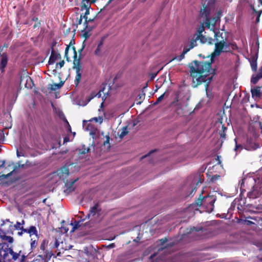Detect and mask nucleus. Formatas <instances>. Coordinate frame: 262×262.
<instances>
[{
    "instance_id": "obj_1",
    "label": "nucleus",
    "mask_w": 262,
    "mask_h": 262,
    "mask_svg": "<svg viewBox=\"0 0 262 262\" xmlns=\"http://www.w3.org/2000/svg\"><path fill=\"white\" fill-rule=\"evenodd\" d=\"M214 45V52L209 61L194 60L189 64L193 88H196L205 82V90L207 91L212 79V76L210 77L209 75L214 72V70L211 68L213 57L220 56L222 52H232L238 48L235 42H227L223 40L216 42Z\"/></svg>"
},
{
    "instance_id": "obj_2",
    "label": "nucleus",
    "mask_w": 262,
    "mask_h": 262,
    "mask_svg": "<svg viewBox=\"0 0 262 262\" xmlns=\"http://www.w3.org/2000/svg\"><path fill=\"white\" fill-rule=\"evenodd\" d=\"M233 203L237 205V209L240 214V217H242V214L244 212H247L249 210L253 212H258L262 211V201L261 199L258 200V203L256 201L254 203L246 204L245 199H236Z\"/></svg>"
},
{
    "instance_id": "obj_3",
    "label": "nucleus",
    "mask_w": 262,
    "mask_h": 262,
    "mask_svg": "<svg viewBox=\"0 0 262 262\" xmlns=\"http://www.w3.org/2000/svg\"><path fill=\"white\" fill-rule=\"evenodd\" d=\"M69 173V170L66 166L61 167L58 172L59 179L65 183L66 188L64 189V191L67 193H69L74 191L75 188L73 187V185L78 180V178L74 180H68L67 178Z\"/></svg>"
},
{
    "instance_id": "obj_4",
    "label": "nucleus",
    "mask_w": 262,
    "mask_h": 262,
    "mask_svg": "<svg viewBox=\"0 0 262 262\" xmlns=\"http://www.w3.org/2000/svg\"><path fill=\"white\" fill-rule=\"evenodd\" d=\"M242 182L241 186L242 192H243L244 191H246L245 188V184H248V183H251L252 190L248 192L247 196L250 199H256L259 198V196L262 194V190L261 188L258 186H254L253 185L255 183L254 179H247L245 178L242 179Z\"/></svg>"
},
{
    "instance_id": "obj_5",
    "label": "nucleus",
    "mask_w": 262,
    "mask_h": 262,
    "mask_svg": "<svg viewBox=\"0 0 262 262\" xmlns=\"http://www.w3.org/2000/svg\"><path fill=\"white\" fill-rule=\"evenodd\" d=\"M216 197L213 195H208L204 196V206L207 211L211 212L214 209V204L216 201Z\"/></svg>"
},
{
    "instance_id": "obj_6",
    "label": "nucleus",
    "mask_w": 262,
    "mask_h": 262,
    "mask_svg": "<svg viewBox=\"0 0 262 262\" xmlns=\"http://www.w3.org/2000/svg\"><path fill=\"white\" fill-rule=\"evenodd\" d=\"M101 208L99 204L97 203L94 206L90 208L89 213L86 215L85 218L81 220L82 221H84L86 219H90L92 217H94L95 215L99 216L101 215Z\"/></svg>"
},
{
    "instance_id": "obj_7",
    "label": "nucleus",
    "mask_w": 262,
    "mask_h": 262,
    "mask_svg": "<svg viewBox=\"0 0 262 262\" xmlns=\"http://www.w3.org/2000/svg\"><path fill=\"white\" fill-rule=\"evenodd\" d=\"M222 12L221 10L217 11V14L213 18H206L205 19V26L207 28H210V26H215L218 21H220L221 15Z\"/></svg>"
},
{
    "instance_id": "obj_8",
    "label": "nucleus",
    "mask_w": 262,
    "mask_h": 262,
    "mask_svg": "<svg viewBox=\"0 0 262 262\" xmlns=\"http://www.w3.org/2000/svg\"><path fill=\"white\" fill-rule=\"evenodd\" d=\"M216 125H217V128L219 130V134L221 139V141L223 142L226 139V132L227 130V128L225 126V125L223 124V122L220 121L216 122Z\"/></svg>"
},
{
    "instance_id": "obj_9",
    "label": "nucleus",
    "mask_w": 262,
    "mask_h": 262,
    "mask_svg": "<svg viewBox=\"0 0 262 262\" xmlns=\"http://www.w3.org/2000/svg\"><path fill=\"white\" fill-rule=\"evenodd\" d=\"M9 60V55L3 54L0 55V71L2 73H4L5 71Z\"/></svg>"
},
{
    "instance_id": "obj_10",
    "label": "nucleus",
    "mask_w": 262,
    "mask_h": 262,
    "mask_svg": "<svg viewBox=\"0 0 262 262\" xmlns=\"http://www.w3.org/2000/svg\"><path fill=\"white\" fill-rule=\"evenodd\" d=\"M23 231L24 232L28 233L30 237L32 235H35L37 239L39 238L37 229L34 226H31L27 229H23Z\"/></svg>"
},
{
    "instance_id": "obj_11",
    "label": "nucleus",
    "mask_w": 262,
    "mask_h": 262,
    "mask_svg": "<svg viewBox=\"0 0 262 262\" xmlns=\"http://www.w3.org/2000/svg\"><path fill=\"white\" fill-rule=\"evenodd\" d=\"M258 147V145L253 141L252 139H248L246 144H245V148L248 150H255Z\"/></svg>"
},
{
    "instance_id": "obj_12",
    "label": "nucleus",
    "mask_w": 262,
    "mask_h": 262,
    "mask_svg": "<svg viewBox=\"0 0 262 262\" xmlns=\"http://www.w3.org/2000/svg\"><path fill=\"white\" fill-rule=\"evenodd\" d=\"M57 59H61V55L59 53H56L54 49H52L51 56L48 61L49 64H53Z\"/></svg>"
},
{
    "instance_id": "obj_13",
    "label": "nucleus",
    "mask_w": 262,
    "mask_h": 262,
    "mask_svg": "<svg viewBox=\"0 0 262 262\" xmlns=\"http://www.w3.org/2000/svg\"><path fill=\"white\" fill-rule=\"evenodd\" d=\"M24 80H26L25 87L27 89H31L33 85V82L31 78L28 75H25L20 76V82H22Z\"/></svg>"
},
{
    "instance_id": "obj_14",
    "label": "nucleus",
    "mask_w": 262,
    "mask_h": 262,
    "mask_svg": "<svg viewBox=\"0 0 262 262\" xmlns=\"http://www.w3.org/2000/svg\"><path fill=\"white\" fill-rule=\"evenodd\" d=\"M207 0H203V8L201 10V14L202 16H204L206 18H208L210 14V8L207 5H206V2Z\"/></svg>"
},
{
    "instance_id": "obj_15",
    "label": "nucleus",
    "mask_w": 262,
    "mask_h": 262,
    "mask_svg": "<svg viewBox=\"0 0 262 262\" xmlns=\"http://www.w3.org/2000/svg\"><path fill=\"white\" fill-rule=\"evenodd\" d=\"M36 171V168L31 169L28 170L25 173H24L23 175H21L20 176H17L16 177H15L14 178L13 181H19V180L22 179L23 178H24V177H28L31 174H32L33 173H35Z\"/></svg>"
},
{
    "instance_id": "obj_16",
    "label": "nucleus",
    "mask_w": 262,
    "mask_h": 262,
    "mask_svg": "<svg viewBox=\"0 0 262 262\" xmlns=\"http://www.w3.org/2000/svg\"><path fill=\"white\" fill-rule=\"evenodd\" d=\"M73 58L74 60L73 69L75 70V71H77L78 68L79 69V70H82L80 56H79L78 58H77V57L75 56H73Z\"/></svg>"
},
{
    "instance_id": "obj_17",
    "label": "nucleus",
    "mask_w": 262,
    "mask_h": 262,
    "mask_svg": "<svg viewBox=\"0 0 262 262\" xmlns=\"http://www.w3.org/2000/svg\"><path fill=\"white\" fill-rule=\"evenodd\" d=\"M197 46V40L195 36L193 35V37L190 40L188 45H185L184 48H186L189 51L191 49Z\"/></svg>"
},
{
    "instance_id": "obj_18",
    "label": "nucleus",
    "mask_w": 262,
    "mask_h": 262,
    "mask_svg": "<svg viewBox=\"0 0 262 262\" xmlns=\"http://www.w3.org/2000/svg\"><path fill=\"white\" fill-rule=\"evenodd\" d=\"M252 97L259 98L260 97V87L256 86L251 90Z\"/></svg>"
},
{
    "instance_id": "obj_19",
    "label": "nucleus",
    "mask_w": 262,
    "mask_h": 262,
    "mask_svg": "<svg viewBox=\"0 0 262 262\" xmlns=\"http://www.w3.org/2000/svg\"><path fill=\"white\" fill-rule=\"evenodd\" d=\"M214 39L216 42H219L221 40H226V38L223 36V33L221 32L220 31H217L214 33Z\"/></svg>"
},
{
    "instance_id": "obj_20",
    "label": "nucleus",
    "mask_w": 262,
    "mask_h": 262,
    "mask_svg": "<svg viewBox=\"0 0 262 262\" xmlns=\"http://www.w3.org/2000/svg\"><path fill=\"white\" fill-rule=\"evenodd\" d=\"M51 121V118H47L46 119L40 121L39 123V127L42 130H45Z\"/></svg>"
},
{
    "instance_id": "obj_21",
    "label": "nucleus",
    "mask_w": 262,
    "mask_h": 262,
    "mask_svg": "<svg viewBox=\"0 0 262 262\" xmlns=\"http://www.w3.org/2000/svg\"><path fill=\"white\" fill-rule=\"evenodd\" d=\"M93 27L86 28L84 27L83 30L82 31L83 33L82 36L84 38V41L88 39L91 35L90 32L93 30Z\"/></svg>"
},
{
    "instance_id": "obj_22",
    "label": "nucleus",
    "mask_w": 262,
    "mask_h": 262,
    "mask_svg": "<svg viewBox=\"0 0 262 262\" xmlns=\"http://www.w3.org/2000/svg\"><path fill=\"white\" fill-rule=\"evenodd\" d=\"M76 77L74 81L75 84L76 86H78L79 83L80 82L81 79V70H79V69L78 68V69L77 71H76Z\"/></svg>"
},
{
    "instance_id": "obj_23",
    "label": "nucleus",
    "mask_w": 262,
    "mask_h": 262,
    "mask_svg": "<svg viewBox=\"0 0 262 262\" xmlns=\"http://www.w3.org/2000/svg\"><path fill=\"white\" fill-rule=\"evenodd\" d=\"M103 45V40L102 39L98 43L96 49L95 51V54L97 56H100L102 55L101 54V48Z\"/></svg>"
},
{
    "instance_id": "obj_24",
    "label": "nucleus",
    "mask_w": 262,
    "mask_h": 262,
    "mask_svg": "<svg viewBox=\"0 0 262 262\" xmlns=\"http://www.w3.org/2000/svg\"><path fill=\"white\" fill-rule=\"evenodd\" d=\"M18 167L17 166H15L14 167L13 170L11 171L10 173L7 174H2L0 176L1 179H7L10 176H12L13 173L17 172Z\"/></svg>"
},
{
    "instance_id": "obj_25",
    "label": "nucleus",
    "mask_w": 262,
    "mask_h": 262,
    "mask_svg": "<svg viewBox=\"0 0 262 262\" xmlns=\"http://www.w3.org/2000/svg\"><path fill=\"white\" fill-rule=\"evenodd\" d=\"M90 9H91V6H87V7L86 8H83L82 5H81V6H80L81 11L85 10L84 13L83 14H82V16H83L84 19H85V21H86L87 17H88V15L90 14Z\"/></svg>"
},
{
    "instance_id": "obj_26",
    "label": "nucleus",
    "mask_w": 262,
    "mask_h": 262,
    "mask_svg": "<svg viewBox=\"0 0 262 262\" xmlns=\"http://www.w3.org/2000/svg\"><path fill=\"white\" fill-rule=\"evenodd\" d=\"M97 0H82L81 5L83 8H86L87 6H91V4L96 3Z\"/></svg>"
},
{
    "instance_id": "obj_27",
    "label": "nucleus",
    "mask_w": 262,
    "mask_h": 262,
    "mask_svg": "<svg viewBox=\"0 0 262 262\" xmlns=\"http://www.w3.org/2000/svg\"><path fill=\"white\" fill-rule=\"evenodd\" d=\"M7 251L12 256V259L13 260H16L19 257V253H17L13 251V250L11 248H9L7 249Z\"/></svg>"
},
{
    "instance_id": "obj_28",
    "label": "nucleus",
    "mask_w": 262,
    "mask_h": 262,
    "mask_svg": "<svg viewBox=\"0 0 262 262\" xmlns=\"http://www.w3.org/2000/svg\"><path fill=\"white\" fill-rule=\"evenodd\" d=\"M96 16H97V15L93 18H88V17H87L86 21H85V19H84V27H85L86 28L93 27L92 26H91L90 25H89V24L90 23L94 21Z\"/></svg>"
},
{
    "instance_id": "obj_29",
    "label": "nucleus",
    "mask_w": 262,
    "mask_h": 262,
    "mask_svg": "<svg viewBox=\"0 0 262 262\" xmlns=\"http://www.w3.org/2000/svg\"><path fill=\"white\" fill-rule=\"evenodd\" d=\"M194 36L196 37V39L197 41L200 40L201 43H205L207 41V38L205 37V36H203L202 34L201 35H194Z\"/></svg>"
},
{
    "instance_id": "obj_30",
    "label": "nucleus",
    "mask_w": 262,
    "mask_h": 262,
    "mask_svg": "<svg viewBox=\"0 0 262 262\" xmlns=\"http://www.w3.org/2000/svg\"><path fill=\"white\" fill-rule=\"evenodd\" d=\"M260 79L257 74L253 75L251 79V82L253 84H256Z\"/></svg>"
},
{
    "instance_id": "obj_31",
    "label": "nucleus",
    "mask_w": 262,
    "mask_h": 262,
    "mask_svg": "<svg viewBox=\"0 0 262 262\" xmlns=\"http://www.w3.org/2000/svg\"><path fill=\"white\" fill-rule=\"evenodd\" d=\"M37 241H38V239H33V238H31V243H30V245H31V248L32 250H33L34 249L37 245Z\"/></svg>"
},
{
    "instance_id": "obj_32",
    "label": "nucleus",
    "mask_w": 262,
    "mask_h": 262,
    "mask_svg": "<svg viewBox=\"0 0 262 262\" xmlns=\"http://www.w3.org/2000/svg\"><path fill=\"white\" fill-rule=\"evenodd\" d=\"M90 150V148H86L85 145H83L82 148L79 150V153L81 155L85 154Z\"/></svg>"
},
{
    "instance_id": "obj_33",
    "label": "nucleus",
    "mask_w": 262,
    "mask_h": 262,
    "mask_svg": "<svg viewBox=\"0 0 262 262\" xmlns=\"http://www.w3.org/2000/svg\"><path fill=\"white\" fill-rule=\"evenodd\" d=\"M205 31V27L204 26V24H202L197 29V34L195 35H201L202 34L203 32Z\"/></svg>"
},
{
    "instance_id": "obj_34",
    "label": "nucleus",
    "mask_w": 262,
    "mask_h": 262,
    "mask_svg": "<svg viewBox=\"0 0 262 262\" xmlns=\"http://www.w3.org/2000/svg\"><path fill=\"white\" fill-rule=\"evenodd\" d=\"M3 247L1 248L0 247V260H3L5 259V257L8 255V252L6 251H4V253L3 255H2V251H3Z\"/></svg>"
},
{
    "instance_id": "obj_35",
    "label": "nucleus",
    "mask_w": 262,
    "mask_h": 262,
    "mask_svg": "<svg viewBox=\"0 0 262 262\" xmlns=\"http://www.w3.org/2000/svg\"><path fill=\"white\" fill-rule=\"evenodd\" d=\"M195 203L199 206H200L201 205H203L204 206V197H201V194L196 201Z\"/></svg>"
},
{
    "instance_id": "obj_36",
    "label": "nucleus",
    "mask_w": 262,
    "mask_h": 262,
    "mask_svg": "<svg viewBox=\"0 0 262 262\" xmlns=\"http://www.w3.org/2000/svg\"><path fill=\"white\" fill-rule=\"evenodd\" d=\"M258 58V52L256 53L255 55H253L250 57V62H257Z\"/></svg>"
},
{
    "instance_id": "obj_37",
    "label": "nucleus",
    "mask_w": 262,
    "mask_h": 262,
    "mask_svg": "<svg viewBox=\"0 0 262 262\" xmlns=\"http://www.w3.org/2000/svg\"><path fill=\"white\" fill-rule=\"evenodd\" d=\"M221 176L219 174L214 175L211 177L210 179V182L212 183H215L216 181L219 180Z\"/></svg>"
},
{
    "instance_id": "obj_38",
    "label": "nucleus",
    "mask_w": 262,
    "mask_h": 262,
    "mask_svg": "<svg viewBox=\"0 0 262 262\" xmlns=\"http://www.w3.org/2000/svg\"><path fill=\"white\" fill-rule=\"evenodd\" d=\"M70 48V46H68L65 49L64 57L67 61H70V57L68 56V51Z\"/></svg>"
},
{
    "instance_id": "obj_39",
    "label": "nucleus",
    "mask_w": 262,
    "mask_h": 262,
    "mask_svg": "<svg viewBox=\"0 0 262 262\" xmlns=\"http://www.w3.org/2000/svg\"><path fill=\"white\" fill-rule=\"evenodd\" d=\"M14 227L17 230H20L22 231L23 229H25V228H24L23 226L20 225V222H16V224L14 225Z\"/></svg>"
},
{
    "instance_id": "obj_40",
    "label": "nucleus",
    "mask_w": 262,
    "mask_h": 262,
    "mask_svg": "<svg viewBox=\"0 0 262 262\" xmlns=\"http://www.w3.org/2000/svg\"><path fill=\"white\" fill-rule=\"evenodd\" d=\"M188 50H186V48H184L182 54L180 56V60L183 59L185 57V55L188 52Z\"/></svg>"
},
{
    "instance_id": "obj_41",
    "label": "nucleus",
    "mask_w": 262,
    "mask_h": 262,
    "mask_svg": "<svg viewBox=\"0 0 262 262\" xmlns=\"http://www.w3.org/2000/svg\"><path fill=\"white\" fill-rule=\"evenodd\" d=\"M165 95V93H163L162 95H161L160 96H159L156 101L155 102L154 104L155 105H156L157 104H158L159 103H160L164 98V96Z\"/></svg>"
},
{
    "instance_id": "obj_42",
    "label": "nucleus",
    "mask_w": 262,
    "mask_h": 262,
    "mask_svg": "<svg viewBox=\"0 0 262 262\" xmlns=\"http://www.w3.org/2000/svg\"><path fill=\"white\" fill-rule=\"evenodd\" d=\"M83 18L82 16V14H81L79 18H77L76 20V25H81L82 21V19Z\"/></svg>"
},
{
    "instance_id": "obj_43",
    "label": "nucleus",
    "mask_w": 262,
    "mask_h": 262,
    "mask_svg": "<svg viewBox=\"0 0 262 262\" xmlns=\"http://www.w3.org/2000/svg\"><path fill=\"white\" fill-rule=\"evenodd\" d=\"M4 239L7 241L9 243H12L13 242V238L10 236L5 235L3 237Z\"/></svg>"
},
{
    "instance_id": "obj_44",
    "label": "nucleus",
    "mask_w": 262,
    "mask_h": 262,
    "mask_svg": "<svg viewBox=\"0 0 262 262\" xmlns=\"http://www.w3.org/2000/svg\"><path fill=\"white\" fill-rule=\"evenodd\" d=\"M191 232H193L194 231L199 232L202 231V232H204V230L203 228H196V227H193L190 229Z\"/></svg>"
},
{
    "instance_id": "obj_45",
    "label": "nucleus",
    "mask_w": 262,
    "mask_h": 262,
    "mask_svg": "<svg viewBox=\"0 0 262 262\" xmlns=\"http://www.w3.org/2000/svg\"><path fill=\"white\" fill-rule=\"evenodd\" d=\"M250 64L252 70L256 71L257 70V62H250Z\"/></svg>"
},
{
    "instance_id": "obj_46",
    "label": "nucleus",
    "mask_w": 262,
    "mask_h": 262,
    "mask_svg": "<svg viewBox=\"0 0 262 262\" xmlns=\"http://www.w3.org/2000/svg\"><path fill=\"white\" fill-rule=\"evenodd\" d=\"M128 133V132L126 130V127H125L124 129L122 131L120 135V137L121 138L123 137L125 135H126Z\"/></svg>"
},
{
    "instance_id": "obj_47",
    "label": "nucleus",
    "mask_w": 262,
    "mask_h": 262,
    "mask_svg": "<svg viewBox=\"0 0 262 262\" xmlns=\"http://www.w3.org/2000/svg\"><path fill=\"white\" fill-rule=\"evenodd\" d=\"M96 94L95 93V92H93L92 93H91V94H90V95L88 97V100L90 101V100H91L92 99H93L96 96Z\"/></svg>"
},
{
    "instance_id": "obj_48",
    "label": "nucleus",
    "mask_w": 262,
    "mask_h": 262,
    "mask_svg": "<svg viewBox=\"0 0 262 262\" xmlns=\"http://www.w3.org/2000/svg\"><path fill=\"white\" fill-rule=\"evenodd\" d=\"M60 88L58 85V83H55L53 85H52V86L51 88V89L52 90L55 91L56 89H60Z\"/></svg>"
},
{
    "instance_id": "obj_49",
    "label": "nucleus",
    "mask_w": 262,
    "mask_h": 262,
    "mask_svg": "<svg viewBox=\"0 0 262 262\" xmlns=\"http://www.w3.org/2000/svg\"><path fill=\"white\" fill-rule=\"evenodd\" d=\"M64 61L63 60L60 61L59 63H57L56 64V68H58V66H59V68H61L62 67H63L64 64Z\"/></svg>"
},
{
    "instance_id": "obj_50",
    "label": "nucleus",
    "mask_w": 262,
    "mask_h": 262,
    "mask_svg": "<svg viewBox=\"0 0 262 262\" xmlns=\"http://www.w3.org/2000/svg\"><path fill=\"white\" fill-rule=\"evenodd\" d=\"M3 54H7L8 53L4 51V47L0 46V55H2Z\"/></svg>"
},
{
    "instance_id": "obj_51",
    "label": "nucleus",
    "mask_w": 262,
    "mask_h": 262,
    "mask_svg": "<svg viewBox=\"0 0 262 262\" xmlns=\"http://www.w3.org/2000/svg\"><path fill=\"white\" fill-rule=\"evenodd\" d=\"M235 142H236V139H235ZM238 149H242V146L240 144H237V142H236V145H235V147L234 150L235 151H237Z\"/></svg>"
},
{
    "instance_id": "obj_52",
    "label": "nucleus",
    "mask_w": 262,
    "mask_h": 262,
    "mask_svg": "<svg viewBox=\"0 0 262 262\" xmlns=\"http://www.w3.org/2000/svg\"><path fill=\"white\" fill-rule=\"evenodd\" d=\"M63 242H62L61 243V248L63 249L64 250H69L72 247V246H66L65 248H63Z\"/></svg>"
},
{
    "instance_id": "obj_53",
    "label": "nucleus",
    "mask_w": 262,
    "mask_h": 262,
    "mask_svg": "<svg viewBox=\"0 0 262 262\" xmlns=\"http://www.w3.org/2000/svg\"><path fill=\"white\" fill-rule=\"evenodd\" d=\"M207 40H208V43L209 45H213L214 43V39H213L211 38H209L207 39Z\"/></svg>"
},
{
    "instance_id": "obj_54",
    "label": "nucleus",
    "mask_w": 262,
    "mask_h": 262,
    "mask_svg": "<svg viewBox=\"0 0 262 262\" xmlns=\"http://www.w3.org/2000/svg\"><path fill=\"white\" fill-rule=\"evenodd\" d=\"M40 248L42 251L45 250V241H43V242L41 243V244L40 246Z\"/></svg>"
},
{
    "instance_id": "obj_55",
    "label": "nucleus",
    "mask_w": 262,
    "mask_h": 262,
    "mask_svg": "<svg viewBox=\"0 0 262 262\" xmlns=\"http://www.w3.org/2000/svg\"><path fill=\"white\" fill-rule=\"evenodd\" d=\"M16 155L18 157H24L25 155L23 152H19L18 150H17L16 151Z\"/></svg>"
},
{
    "instance_id": "obj_56",
    "label": "nucleus",
    "mask_w": 262,
    "mask_h": 262,
    "mask_svg": "<svg viewBox=\"0 0 262 262\" xmlns=\"http://www.w3.org/2000/svg\"><path fill=\"white\" fill-rule=\"evenodd\" d=\"M72 49L74 52V56L77 57V53L75 47H72Z\"/></svg>"
},
{
    "instance_id": "obj_57",
    "label": "nucleus",
    "mask_w": 262,
    "mask_h": 262,
    "mask_svg": "<svg viewBox=\"0 0 262 262\" xmlns=\"http://www.w3.org/2000/svg\"><path fill=\"white\" fill-rule=\"evenodd\" d=\"M84 41L83 42V45H82L81 48L78 50V52L79 53L80 55H81L82 51H83V50L84 49V48L85 47V45L84 44Z\"/></svg>"
},
{
    "instance_id": "obj_58",
    "label": "nucleus",
    "mask_w": 262,
    "mask_h": 262,
    "mask_svg": "<svg viewBox=\"0 0 262 262\" xmlns=\"http://www.w3.org/2000/svg\"><path fill=\"white\" fill-rule=\"evenodd\" d=\"M144 94H139L138 95V99L142 100L143 99V98L144 97Z\"/></svg>"
},
{
    "instance_id": "obj_59",
    "label": "nucleus",
    "mask_w": 262,
    "mask_h": 262,
    "mask_svg": "<svg viewBox=\"0 0 262 262\" xmlns=\"http://www.w3.org/2000/svg\"><path fill=\"white\" fill-rule=\"evenodd\" d=\"M109 141H110V137H109V136H106V140L104 141V144L109 143Z\"/></svg>"
},
{
    "instance_id": "obj_60",
    "label": "nucleus",
    "mask_w": 262,
    "mask_h": 262,
    "mask_svg": "<svg viewBox=\"0 0 262 262\" xmlns=\"http://www.w3.org/2000/svg\"><path fill=\"white\" fill-rule=\"evenodd\" d=\"M40 25V22L39 21L34 25L33 28L35 29L37 27L38 28V27H39Z\"/></svg>"
},
{
    "instance_id": "obj_61",
    "label": "nucleus",
    "mask_w": 262,
    "mask_h": 262,
    "mask_svg": "<svg viewBox=\"0 0 262 262\" xmlns=\"http://www.w3.org/2000/svg\"><path fill=\"white\" fill-rule=\"evenodd\" d=\"M69 141V138L67 137H66L63 139V143H67Z\"/></svg>"
},
{
    "instance_id": "obj_62",
    "label": "nucleus",
    "mask_w": 262,
    "mask_h": 262,
    "mask_svg": "<svg viewBox=\"0 0 262 262\" xmlns=\"http://www.w3.org/2000/svg\"><path fill=\"white\" fill-rule=\"evenodd\" d=\"M64 82V81H61L59 83H58V85L60 88L63 86Z\"/></svg>"
},
{
    "instance_id": "obj_63",
    "label": "nucleus",
    "mask_w": 262,
    "mask_h": 262,
    "mask_svg": "<svg viewBox=\"0 0 262 262\" xmlns=\"http://www.w3.org/2000/svg\"><path fill=\"white\" fill-rule=\"evenodd\" d=\"M38 17H34L32 19V20L34 21H38Z\"/></svg>"
},
{
    "instance_id": "obj_64",
    "label": "nucleus",
    "mask_w": 262,
    "mask_h": 262,
    "mask_svg": "<svg viewBox=\"0 0 262 262\" xmlns=\"http://www.w3.org/2000/svg\"><path fill=\"white\" fill-rule=\"evenodd\" d=\"M258 221V222H260V225L262 226V216L259 217Z\"/></svg>"
}]
</instances>
